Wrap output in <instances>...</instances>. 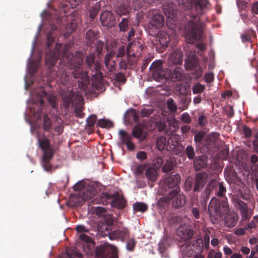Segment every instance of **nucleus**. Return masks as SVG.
<instances>
[{
  "label": "nucleus",
  "mask_w": 258,
  "mask_h": 258,
  "mask_svg": "<svg viewBox=\"0 0 258 258\" xmlns=\"http://www.w3.org/2000/svg\"><path fill=\"white\" fill-rule=\"evenodd\" d=\"M192 71H194L193 74L195 78H199L202 76L203 70L200 66H198L197 68L196 67Z\"/></svg>",
  "instance_id": "774afa93"
},
{
  "label": "nucleus",
  "mask_w": 258,
  "mask_h": 258,
  "mask_svg": "<svg viewBox=\"0 0 258 258\" xmlns=\"http://www.w3.org/2000/svg\"><path fill=\"white\" fill-rule=\"evenodd\" d=\"M149 23L156 27L162 28L164 25V18L161 14H154L149 22Z\"/></svg>",
  "instance_id": "b1692460"
},
{
  "label": "nucleus",
  "mask_w": 258,
  "mask_h": 258,
  "mask_svg": "<svg viewBox=\"0 0 258 258\" xmlns=\"http://www.w3.org/2000/svg\"><path fill=\"white\" fill-rule=\"evenodd\" d=\"M128 19L127 18H122L121 22L119 23L118 26L120 31L125 32L127 30L128 26Z\"/></svg>",
  "instance_id": "a18cd8bd"
},
{
  "label": "nucleus",
  "mask_w": 258,
  "mask_h": 258,
  "mask_svg": "<svg viewBox=\"0 0 258 258\" xmlns=\"http://www.w3.org/2000/svg\"><path fill=\"white\" fill-rule=\"evenodd\" d=\"M194 182L191 178H187L185 182V187L186 190L189 191L191 189Z\"/></svg>",
  "instance_id": "69168bd1"
},
{
  "label": "nucleus",
  "mask_w": 258,
  "mask_h": 258,
  "mask_svg": "<svg viewBox=\"0 0 258 258\" xmlns=\"http://www.w3.org/2000/svg\"><path fill=\"white\" fill-rule=\"evenodd\" d=\"M118 134L120 137L121 144H125V143L132 140V136L129 135L126 131L123 130H120Z\"/></svg>",
  "instance_id": "473e14b6"
},
{
  "label": "nucleus",
  "mask_w": 258,
  "mask_h": 258,
  "mask_svg": "<svg viewBox=\"0 0 258 258\" xmlns=\"http://www.w3.org/2000/svg\"><path fill=\"white\" fill-rule=\"evenodd\" d=\"M194 230L190 226L184 224L178 227L177 230V234L183 240L190 239L194 235Z\"/></svg>",
  "instance_id": "f3484780"
},
{
  "label": "nucleus",
  "mask_w": 258,
  "mask_h": 258,
  "mask_svg": "<svg viewBox=\"0 0 258 258\" xmlns=\"http://www.w3.org/2000/svg\"><path fill=\"white\" fill-rule=\"evenodd\" d=\"M38 141L39 143V147L42 150L48 149L52 148L50 145L49 140L45 136L43 137L42 138H38Z\"/></svg>",
  "instance_id": "7c9ffc66"
},
{
  "label": "nucleus",
  "mask_w": 258,
  "mask_h": 258,
  "mask_svg": "<svg viewBox=\"0 0 258 258\" xmlns=\"http://www.w3.org/2000/svg\"><path fill=\"white\" fill-rule=\"evenodd\" d=\"M180 120L184 123L189 124L191 122V118L187 112L182 113L180 117Z\"/></svg>",
  "instance_id": "6e6d98bb"
},
{
  "label": "nucleus",
  "mask_w": 258,
  "mask_h": 258,
  "mask_svg": "<svg viewBox=\"0 0 258 258\" xmlns=\"http://www.w3.org/2000/svg\"><path fill=\"white\" fill-rule=\"evenodd\" d=\"M136 241L135 239L133 238L129 239L126 245V247L127 249L129 251H133L134 249V247L136 244Z\"/></svg>",
  "instance_id": "4d7b16f0"
},
{
  "label": "nucleus",
  "mask_w": 258,
  "mask_h": 258,
  "mask_svg": "<svg viewBox=\"0 0 258 258\" xmlns=\"http://www.w3.org/2000/svg\"><path fill=\"white\" fill-rule=\"evenodd\" d=\"M54 36L52 31L49 32L47 34L46 46L48 50L46 51L45 60L46 63L49 67L55 64L57 60L60 59L66 61L71 70H73L71 74L75 79H79L78 84L81 89H85L90 83V78L88 74L92 76V87L98 90L101 91L103 89V74L101 72L102 67L101 63L95 59V54L91 52L87 55L85 64L88 71H83L82 66L83 63L84 54L82 52L77 51L75 54L68 53L67 47H63L60 50L61 45L57 43L54 51L50 49V47L53 43Z\"/></svg>",
  "instance_id": "f257e3e1"
},
{
  "label": "nucleus",
  "mask_w": 258,
  "mask_h": 258,
  "mask_svg": "<svg viewBox=\"0 0 258 258\" xmlns=\"http://www.w3.org/2000/svg\"><path fill=\"white\" fill-rule=\"evenodd\" d=\"M185 197L183 194H181L179 190H172L168 194L167 196L162 197L159 200L160 204L163 203L168 204L171 203L175 208L182 207L185 204Z\"/></svg>",
  "instance_id": "423d86ee"
},
{
  "label": "nucleus",
  "mask_w": 258,
  "mask_h": 258,
  "mask_svg": "<svg viewBox=\"0 0 258 258\" xmlns=\"http://www.w3.org/2000/svg\"><path fill=\"white\" fill-rule=\"evenodd\" d=\"M103 198L105 200H110L111 206L118 209H122L126 206V201L123 196L119 192H116L113 194L106 193L104 194Z\"/></svg>",
  "instance_id": "1a4fd4ad"
},
{
  "label": "nucleus",
  "mask_w": 258,
  "mask_h": 258,
  "mask_svg": "<svg viewBox=\"0 0 258 258\" xmlns=\"http://www.w3.org/2000/svg\"><path fill=\"white\" fill-rule=\"evenodd\" d=\"M125 52V47L124 45L119 46L115 52V55L117 57H121L124 56Z\"/></svg>",
  "instance_id": "0e129e2a"
},
{
  "label": "nucleus",
  "mask_w": 258,
  "mask_h": 258,
  "mask_svg": "<svg viewBox=\"0 0 258 258\" xmlns=\"http://www.w3.org/2000/svg\"><path fill=\"white\" fill-rule=\"evenodd\" d=\"M158 36V41H159V46H157V48H158L160 46L161 51H163V50L165 49L168 45L169 42L171 40L170 36L165 31L160 32V33Z\"/></svg>",
  "instance_id": "4be33fe9"
},
{
  "label": "nucleus",
  "mask_w": 258,
  "mask_h": 258,
  "mask_svg": "<svg viewBox=\"0 0 258 258\" xmlns=\"http://www.w3.org/2000/svg\"><path fill=\"white\" fill-rule=\"evenodd\" d=\"M198 66H199V62L195 54H192L191 57L189 56L185 61V67L187 70H192Z\"/></svg>",
  "instance_id": "bb28decb"
},
{
  "label": "nucleus",
  "mask_w": 258,
  "mask_h": 258,
  "mask_svg": "<svg viewBox=\"0 0 258 258\" xmlns=\"http://www.w3.org/2000/svg\"><path fill=\"white\" fill-rule=\"evenodd\" d=\"M233 201L236 208L240 211L242 220L249 219L252 214L249 212L247 204L238 198L234 199Z\"/></svg>",
  "instance_id": "ddd939ff"
},
{
  "label": "nucleus",
  "mask_w": 258,
  "mask_h": 258,
  "mask_svg": "<svg viewBox=\"0 0 258 258\" xmlns=\"http://www.w3.org/2000/svg\"><path fill=\"white\" fill-rule=\"evenodd\" d=\"M208 177V174L205 172H200L196 174L193 187L194 192L201 191L207 182Z\"/></svg>",
  "instance_id": "4468645a"
},
{
  "label": "nucleus",
  "mask_w": 258,
  "mask_h": 258,
  "mask_svg": "<svg viewBox=\"0 0 258 258\" xmlns=\"http://www.w3.org/2000/svg\"><path fill=\"white\" fill-rule=\"evenodd\" d=\"M83 106H77L75 108L74 112L78 117L83 118L85 115V113L83 112Z\"/></svg>",
  "instance_id": "bf43d9fd"
},
{
  "label": "nucleus",
  "mask_w": 258,
  "mask_h": 258,
  "mask_svg": "<svg viewBox=\"0 0 258 258\" xmlns=\"http://www.w3.org/2000/svg\"><path fill=\"white\" fill-rule=\"evenodd\" d=\"M115 52L111 50L108 52L104 58V64L106 69L109 72H111L115 70L116 62L115 60H112V58L115 56Z\"/></svg>",
  "instance_id": "412c9836"
},
{
  "label": "nucleus",
  "mask_w": 258,
  "mask_h": 258,
  "mask_svg": "<svg viewBox=\"0 0 258 258\" xmlns=\"http://www.w3.org/2000/svg\"><path fill=\"white\" fill-rule=\"evenodd\" d=\"M56 78H58L62 84H66L69 81L70 76L65 70H62L57 73Z\"/></svg>",
  "instance_id": "c85d7f7f"
},
{
  "label": "nucleus",
  "mask_w": 258,
  "mask_h": 258,
  "mask_svg": "<svg viewBox=\"0 0 258 258\" xmlns=\"http://www.w3.org/2000/svg\"><path fill=\"white\" fill-rule=\"evenodd\" d=\"M79 238L83 241L82 246L87 254L92 255L95 252L96 258H117L114 247L107 243L97 246L95 249L94 243L89 236L82 233Z\"/></svg>",
  "instance_id": "f03ea898"
},
{
  "label": "nucleus",
  "mask_w": 258,
  "mask_h": 258,
  "mask_svg": "<svg viewBox=\"0 0 258 258\" xmlns=\"http://www.w3.org/2000/svg\"><path fill=\"white\" fill-rule=\"evenodd\" d=\"M191 101V99L187 97L183 98L181 99L180 104L182 110H185L188 108V105Z\"/></svg>",
  "instance_id": "13d9d810"
},
{
  "label": "nucleus",
  "mask_w": 258,
  "mask_h": 258,
  "mask_svg": "<svg viewBox=\"0 0 258 258\" xmlns=\"http://www.w3.org/2000/svg\"><path fill=\"white\" fill-rule=\"evenodd\" d=\"M86 38L89 44H91L96 39V34L92 30H89L86 33Z\"/></svg>",
  "instance_id": "09e8293b"
},
{
  "label": "nucleus",
  "mask_w": 258,
  "mask_h": 258,
  "mask_svg": "<svg viewBox=\"0 0 258 258\" xmlns=\"http://www.w3.org/2000/svg\"><path fill=\"white\" fill-rule=\"evenodd\" d=\"M67 255L69 258H74V256L78 258H82L83 255L81 253L77 251L76 249H73L71 253L67 252Z\"/></svg>",
  "instance_id": "052dcab7"
},
{
  "label": "nucleus",
  "mask_w": 258,
  "mask_h": 258,
  "mask_svg": "<svg viewBox=\"0 0 258 258\" xmlns=\"http://www.w3.org/2000/svg\"><path fill=\"white\" fill-rule=\"evenodd\" d=\"M174 168V163L170 160L166 161L165 164L162 167V171L164 172H168L172 170Z\"/></svg>",
  "instance_id": "c03bdc74"
},
{
  "label": "nucleus",
  "mask_w": 258,
  "mask_h": 258,
  "mask_svg": "<svg viewBox=\"0 0 258 258\" xmlns=\"http://www.w3.org/2000/svg\"><path fill=\"white\" fill-rule=\"evenodd\" d=\"M154 112L153 108H143L141 111V116L142 117H149Z\"/></svg>",
  "instance_id": "5fc2aeb1"
},
{
  "label": "nucleus",
  "mask_w": 258,
  "mask_h": 258,
  "mask_svg": "<svg viewBox=\"0 0 258 258\" xmlns=\"http://www.w3.org/2000/svg\"><path fill=\"white\" fill-rule=\"evenodd\" d=\"M167 105L168 108L172 112H175L177 111V107L176 104L174 103V100L170 98L168 99L167 101Z\"/></svg>",
  "instance_id": "8fccbe9b"
},
{
  "label": "nucleus",
  "mask_w": 258,
  "mask_h": 258,
  "mask_svg": "<svg viewBox=\"0 0 258 258\" xmlns=\"http://www.w3.org/2000/svg\"><path fill=\"white\" fill-rule=\"evenodd\" d=\"M97 120V116L95 114H91L87 119V125L90 128L94 127Z\"/></svg>",
  "instance_id": "de8ad7c7"
},
{
  "label": "nucleus",
  "mask_w": 258,
  "mask_h": 258,
  "mask_svg": "<svg viewBox=\"0 0 258 258\" xmlns=\"http://www.w3.org/2000/svg\"><path fill=\"white\" fill-rule=\"evenodd\" d=\"M133 209L135 212H145L148 209V206L144 203L137 202L134 204Z\"/></svg>",
  "instance_id": "c9c22d12"
},
{
  "label": "nucleus",
  "mask_w": 258,
  "mask_h": 258,
  "mask_svg": "<svg viewBox=\"0 0 258 258\" xmlns=\"http://www.w3.org/2000/svg\"><path fill=\"white\" fill-rule=\"evenodd\" d=\"M75 93L72 90L68 91L62 94V104L64 107L68 108L71 104L74 103ZM78 98L79 101H82L83 98L82 96L76 95L75 99Z\"/></svg>",
  "instance_id": "2eb2a0df"
},
{
  "label": "nucleus",
  "mask_w": 258,
  "mask_h": 258,
  "mask_svg": "<svg viewBox=\"0 0 258 258\" xmlns=\"http://www.w3.org/2000/svg\"><path fill=\"white\" fill-rule=\"evenodd\" d=\"M43 161H50L54 154L53 149L51 148L43 150Z\"/></svg>",
  "instance_id": "a19ab883"
},
{
  "label": "nucleus",
  "mask_w": 258,
  "mask_h": 258,
  "mask_svg": "<svg viewBox=\"0 0 258 258\" xmlns=\"http://www.w3.org/2000/svg\"><path fill=\"white\" fill-rule=\"evenodd\" d=\"M96 194V190L92 185H88L80 193L81 197L84 201H88L93 198Z\"/></svg>",
  "instance_id": "5701e85b"
},
{
  "label": "nucleus",
  "mask_w": 258,
  "mask_h": 258,
  "mask_svg": "<svg viewBox=\"0 0 258 258\" xmlns=\"http://www.w3.org/2000/svg\"><path fill=\"white\" fill-rule=\"evenodd\" d=\"M224 221L225 226L231 228L236 225L237 221V217L234 214L228 215L225 217Z\"/></svg>",
  "instance_id": "cd10ccee"
},
{
  "label": "nucleus",
  "mask_w": 258,
  "mask_h": 258,
  "mask_svg": "<svg viewBox=\"0 0 258 258\" xmlns=\"http://www.w3.org/2000/svg\"><path fill=\"white\" fill-rule=\"evenodd\" d=\"M131 56H128L127 59H126L127 66L128 69H134L137 66V58L133 57H131Z\"/></svg>",
  "instance_id": "3c124183"
},
{
  "label": "nucleus",
  "mask_w": 258,
  "mask_h": 258,
  "mask_svg": "<svg viewBox=\"0 0 258 258\" xmlns=\"http://www.w3.org/2000/svg\"><path fill=\"white\" fill-rule=\"evenodd\" d=\"M194 164L195 169L196 171H199L205 167L207 163L205 159L199 157L194 160Z\"/></svg>",
  "instance_id": "2f4dec72"
},
{
  "label": "nucleus",
  "mask_w": 258,
  "mask_h": 258,
  "mask_svg": "<svg viewBox=\"0 0 258 258\" xmlns=\"http://www.w3.org/2000/svg\"><path fill=\"white\" fill-rule=\"evenodd\" d=\"M198 124L201 127H204L208 123L207 116L204 114H202L198 117Z\"/></svg>",
  "instance_id": "603ef678"
},
{
  "label": "nucleus",
  "mask_w": 258,
  "mask_h": 258,
  "mask_svg": "<svg viewBox=\"0 0 258 258\" xmlns=\"http://www.w3.org/2000/svg\"><path fill=\"white\" fill-rule=\"evenodd\" d=\"M180 176L178 174L168 176L165 177L163 182V188L165 191L167 189L175 188L174 190H179V188L178 186L180 181Z\"/></svg>",
  "instance_id": "9b49d317"
},
{
  "label": "nucleus",
  "mask_w": 258,
  "mask_h": 258,
  "mask_svg": "<svg viewBox=\"0 0 258 258\" xmlns=\"http://www.w3.org/2000/svg\"><path fill=\"white\" fill-rule=\"evenodd\" d=\"M171 58L174 63L180 64L182 62V53L180 51H175Z\"/></svg>",
  "instance_id": "72a5a7b5"
},
{
  "label": "nucleus",
  "mask_w": 258,
  "mask_h": 258,
  "mask_svg": "<svg viewBox=\"0 0 258 258\" xmlns=\"http://www.w3.org/2000/svg\"><path fill=\"white\" fill-rule=\"evenodd\" d=\"M130 11V7L128 5H121L117 8L116 13L119 16L127 14Z\"/></svg>",
  "instance_id": "79ce46f5"
},
{
  "label": "nucleus",
  "mask_w": 258,
  "mask_h": 258,
  "mask_svg": "<svg viewBox=\"0 0 258 258\" xmlns=\"http://www.w3.org/2000/svg\"><path fill=\"white\" fill-rule=\"evenodd\" d=\"M166 139L165 137L161 136L157 138L156 140V147L159 151H162L166 148Z\"/></svg>",
  "instance_id": "4c0bfd02"
},
{
  "label": "nucleus",
  "mask_w": 258,
  "mask_h": 258,
  "mask_svg": "<svg viewBox=\"0 0 258 258\" xmlns=\"http://www.w3.org/2000/svg\"><path fill=\"white\" fill-rule=\"evenodd\" d=\"M103 47L104 43L101 40L98 41L95 44V50L98 55L101 54Z\"/></svg>",
  "instance_id": "e2e57ef3"
},
{
  "label": "nucleus",
  "mask_w": 258,
  "mask_h": 258,
  "mask_svg": "<svg viewBox=\"0 0 258 258\" xmlns=\"http://www.w3.org/2000/svg\"><path fill=\"white\" fill-rule=\"evenodd\" d=\"M217 184V188H216L215 196L219 197H222L225 195L226 192V187L224 186L223 182H218Z\"/></svg>",
  "instance_id": "e433bc0d"
},
{
  "label": "nucleus",
  "mask_w": 258,
  "mask_h": 258,
  "mask_svg": "<svg viewBox=\"0 0 258 258\" xmlns=\"http://www.w3.org/2000/svg\"><path fill=\"white\" fill-rule=\"evenodd\" d=\"M181 248L183 257H195L200 254L203 249V239L198 238L194 240L192 243H186Z\"/></svg>",
  "instance_id": "6e6552de"
},
{
  "label": "nucleus",
  "mask_w": 258,
  "mask_h": 258,
  "mask_svg": "<svg viewBox=\"0 0 258 258\" xmlns=\"http://www.w3.org/2000/svg\"><path fill=\"white\" fill-rule=\"evenodd\" d=\"M153 77L155 80L159 81L163 79H170L171 81L176 82L182 80L183 70L181 67H177L173 71L163 69L162 62L158 60L153 62L150 67Z\"/></svg>",
  "instance_id": "7ed1b4c3"
},
{
  "label": "nucleus",
  "mask_w": 258,
  "mask_h": 258,
  "mask_svg": "<svg viewBox=\"0 0 258 258\" xmlns=\"http://www.w3.org/2000/svg\"><path fill=\"white\" fill-rule=\"evenodd\" d=\"M156 175L157 172L154 168L149 167L146 171L147 178L152 181H154L156 180Z\"/></svg>",
  "instance_id": "f704fd0d"
},
{
  "label": "nucleus",
  "mask_w": 258,
  "mask_h": 258,
  "mask_svg": "<svg viewBox=\"0 0 258 258\" xmlns=\"http://www.w3.org/2000/svg\"><path fill=\"white\" fill-rule=\"evenodd\" d=\"M183 146L176 138H170L166 141V150L168 151H174L175 154H178L183 151Z\"/></svg>",
  "instance_id": "dca6fc26"
},
{
  "label": "nucleus",
  "mask_w": 258,
  "mask_h": 258,
  "mask_svg": "<svg viewBox=\"0 0 258 258\" xmlns=\"http://www.w3.org/2000/svg\"><path fill=\"white\" fill-rule=\"evenodd\" d=\"M229 211L227 199L225 198L222 201L213 197L208 205V213L210 221L213 224H217L225 217Z\"/></svg>",
  "instance_id": "20e7f679"
},
{
  "label": "nucleus",
  "mask_w": 258,
  "mask_h": 258,
  "mask_svg": "<svg viewBox=\"0 0 258 258\" xmlns=\"http://www.w3.org/2000/svg\"><path fill=\"white\" fill-rule=\"evenodd\" d=\"M97 124L98 126L102 128H111L113 127L112 122L107 119H100L97 121Z\"/></svg>",
  "instance_id": "ea45409f"
},
{
  "label": "nucleus",
  "mask_w": 258,
  "mask_h": 258,
  "mask_svg": "<svg viewBox=\"0 0 258 258\" xmlns=\"http://www.w3.org/2000/svg\"><path fill=\"white\" fill-rule=\"evenodd\" d=\"M196 15H192L191 20L188 22L184 28V36L188 44H194L200 40L204 33V24L201 21L196 22Z\"/></svg>",
  "instance_id": "39448f33"
},
{
  "label": "nucleus",
  "mask_w": 258,
  "mask_h": 258,
  "mask_svg": "<svg viewBox=\"0 0 258 258\" xmlns=\"http://www.w3.org/2000/svg\"><path fill=\"white\" fill-rule=\"evenodd\" d=\"M107 233L110 239H119L123 241L129 235V231L127 229L123 228L122 229H117L113 232H109L107 230Z\"/></svg>",
  "instance_id": "aec40b11"
},
{
  "label": "nucleus",
  "mask_w": 258,
  "mask_h": 258,
  "mask_svg": "<svg viewBox=\"0 0 258 258\" xmlns=\"http://www.w3.org/2000/svg\"><path fill=\"white\" fill-rule=\"evenodd\" d=\"M205 89V86L200 83H197L192 87V93L194 94H201L204 92Z\"/></svg>",
  "instance_id": "37998d69"
},
{
  "label": "nucleus",
  "mask_w": 258,
  "mask_h": 258,
  "mask_svg": "<svg viewBox=\"0 0 258 258\" xmlns=\"http://www.w3.org/2000/svg\"><path fill=\"white\" fill-rule=\"evenodd\" d=\"M46 91L41 88L37 93V99L34 101V103L36 104H39L38 108L37 110H34L33 113L35 115H37L38 117H40L41 114L42 112V109L41 106L44 104V101L43 97L46 96Z\"/></svg>",
  "instance_id": "6ab92c4d"
},
{
  "label": "nucleus",
  "mask_w": 258,
  "mask_h": 258,
  "mask_svg": "<svg viewBox=\"0 0 258 258\" xmlns=\"http://www.w3.org/2000/svg\"><path fill=\"white\" fill-rule=\"evenodd\" d=\"M208 256L209 258H222V254L220 251H215L211 250L209 252Z\"/></svg>",
  "instance_id": "338daca9"
},
{
  "label": "nucleus",
  "mask_w": 258,
  "mask_h": 258,
  "mask_svg": "<svg viewBox=\"0 0 258 258\" xmlns=\"http://www.w3.org/2000/svg\"><path fill=\"white\" fill-rule=\"evenodd\" d=\"M218 182L215 179H212L207 184L205 190V193L206 195V199L208 200L209 199L211 194L214 192V194L216 193V188H217V186Z\"/></svg>",
  "instance_id": "393cba45"
},
{
  "label": "nucleus",
  "mask_w": 258,
  "mask_h": 258,
  "mask_svg": "<svg viewBox=\"0 0 258 258\" xmlns=\"http://www.w3.org/2000/svg\"><path fill=\"white\" fill-rule=\"evenodd\" d=\"M185 153L189 159L192 160L194 159L195 157V153L194 147L191 145H188L186 147Z\"/></svg>",
  "instance_id": "49530a36"
},
{
  "label": "nucleus",
  "mask_w": 258,
  "mask_h": 258,
  "mask_svg": "<svg viewBox=\"0 0 258 258\" xmlns=\"http://www.w3.org/2000/svg\"><path fill=\"white\" fill-rule=\"evenodd\" d=\"M144 125L141 123H138L135 125L132 130V135L136 138H140L143 134Z\"/></svg>",
  "instance_id": "c756f323"
},
{
  "label": "nucleus",
  "mask_w": 258,
  "mask_h": 258,
  "mask_svg": "<svg viewBox=\"0 0 258 258\" xmlns=\"http://www.w3.org/2000/svg\"><path fill=\"white\" fill-rule=\"evenodd\" d=\"M160 28H161L156 27L153 25L149 23L148 26V33L150 35L152 36L157 37V36L159 35L160 32H161L160 31H159V29Z\"/></svg>",
  "instance_id": "58836bf2"
},
{
  "label": "nucleus",
  "mask_w": 258,
  "mask_h": 258,
  "mask_svg": "<svg viewBox=\"0 0 258 258\" xmlns=\"http://www.w3.org/2000/svg\"><path fill=\"white\" fill-rule=\"evenodd\" d=\"M103 26L107 27H112L115 25V18L113 14L110 11L103 12L100 18Z\"/></svg>",
  "instance_id": "a211bd4d"
},
{
  "label": "nucleus",
  "mask_w": 258,
  "mask_h": 258,
  "mask_svg": "<svg viewBox=\"0 0 258 258\" xmlns=\"http://www.w3.org/2000/svg\"><path fill=\"white\" fill-rule=\"evenodd\" d=\"M51 127V122L47 115H44L43 117V128L46 131H49Z\"/></svg>",
  "instance_id": "864d4df0"
},
{
  "label": "nucleus",
  "mask_w": 258,
  "mask_h": 258,
  "mask_svg": "<svg viewBox=\"0 0 258 258\" xmlns=\"http://www.w3.org/2000/svg\"><path fill=\"white\" fill-rule=\"evenodd\" d=\"M145 125L154 128L156 127L159 132L164 131V133L167 135L172 134L177 130L176 125L171 123H169V128L167 127L166 123L162 121L161 116L158 115H154L148 121L145 122Z\"/></svg>",
  "instance_id": "0eeeda50"
},
{
  "label": "nucleus",
  "mask_w": 258,
  "mask_h": 258,
  "mask_svg": "<svg viewBox=\"0 0 258 258\" xmlns=\"http://www.w3.org/2000/svg\"><path fill=\"white\" fill-rule=\"evenodd\" d=\"M144 48L142 43L138 40L130 42L127 46L126 51L128 56L139 57Z\"/></svg>",
  "instance_id": "f8f14e48"
},
{
  "label": "nucleus",
  "mask_w": 258,
  "mask_h": 258,
  "mask_svg": "<svg viewBox=\"0 0 258 258\" xmlns=\"http://www.w3.org/2000/svg\"><path fill=\"white\" fill-rule=\"evenodd\" d=\"M162 9L164 13L168 17H173L175 13V5L172 3L168 2L163 5Z\"/></svg>",
  "instance_id": "a878e982"
},
{
  "label": "nucleus",
  "mask_w": 258,
  "mask_h": 258,
  "mask_svg": "<svg viewBox=\"0 0 258 258\" xmlns=\"http://www.w3.org/2000/svg\"><path fill=\"white\" fill-rule=\"evenodd\" d=\"M205 136V133L200 131L194 137V141L196 143H201Z\"/></svg>",
  "instance_id": "680f3d73"
},
{
  "label": "nucleus",
  "mask_w": 258,
  "mask_h": 258,
  "mask_svg": "<svg viewBox=\"0 0 258 258\" xmlns=\"http://www.w3.org/2000/svg\"><path fill=\"white\" fill-rule=\"evenodd\" d=\"M192 9L197 15H202L211 8L208 0H191Z\"/></svg>",
  "instance_id": "9d476101"
}]
</instances>
